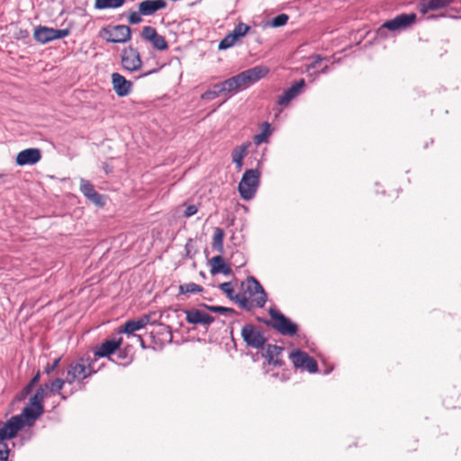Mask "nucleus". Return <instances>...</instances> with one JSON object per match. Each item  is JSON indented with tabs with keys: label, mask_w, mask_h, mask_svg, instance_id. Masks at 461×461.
I'll use <instances>...</instances> for the list:
<instances>
[{
	"label": "nucleus",
	"mask_w": 461,
	"mask_h": 461,
	"mask_svg": "<svg viewBox=\"0 0 461 461\" xmlns=\"http://www.w3.org/2000/svg\"><path fill=\"white\" fill-rule=\"evenodd\" d=\"M100 36L112 43H126L131 39V29L123 24L108 25L100 31Z\"/></svg>",
	"instance_id": "obj_6"
},
{
	"label": "nucleus",
	"mask_w": 461,
	"mask_h": 461,
	"mask_svg": "<svg viewBox=\"0 0 461 461\" xmlns=\"http://www.w3.org/2000/svg\"><path fill=\"white\" fill-rule=\"evenodd\" d=\"M416 21V14H401L396 15L393 19L384 22L380 29H387L392 32L402 31L411 27Z\"/></svg>",
	"instance_id": "obj_12"
},
{
	"label": "nucleus",
	"mask_w": 461,
	"mask_h": 461,
	"mask_svg": "<svg viewBox=\"0 0 461 461\" xmlns=\"http://www.w3.org/2000/svg\"><path fill=\"white\" fill-rule=\"evenodd\" d=\"M5 176V175H3V173L0 174V178H3Z\"/></svg>",
	"instance_id": "obj_51"
},
{
	"label": "nucleus",
	"mask_w": 461,
	"mask_h": 461,
	"mask_svg": "<svg viewBox=\"0 0 461 461\" xmlns=\"http://www.w3.org/2000/svg\"><path fill=\"white\" fill-rule=\"evenodd\" d=\"M67 383L66 377L64 379L56 378L51 381L50 384H42L44 388H46V393H60V390L63 388L64 384Z\"/></svg>",
	"instance_id": "obj_33"
},
{
	"label": "nucleus",
	"mask_w": 461,
	"mask_h": 461,
	"mask_svg": "<svg viewBox=\"0 0 461 461\" xmlns=\"http://www.w3.org/2000/svg\"><path fill=\"white\" fill-rule=\"evenodd\" d=\"M219 288L226 294V296L236 302L239 306L245 311H251L253 309L252 302H249L244 294H235L230 282H224L219 285Z\"/></svg>",
	"instance_id": "obj_15"
},
{
	"label": "nucleus",
	"mask_w": 461,
	"mask_h": 461,
	"mask_svg": "<svg viewBox=\"0 0 461 461\" xmlns=\"http://www.w3.org/2000/svg\"><path fill=\"white\" fill-rule=\"evenodd\" d=\"M143 14H140V10L131 11L128 16V22L130 24H139L142 22Z\"/></svg>",
	"instance_id": "obj_39"
},
{
	"label": "nucleus",
	"mask_w": 461,
	"mask_h": 461,
	"mask_svg": "<svg viewBox=\"0 0 461 461\" xmlns=\"http://www.w3.org/2000/svg\"><path fill=\"white\" fill-rule=\"evenodd\" d=\"M272 130L269 122H265L261 125V132L254 135L253 142L258 146L263 142H267L268 137L271 135Z\"/></svg>",
	"instance_id": "obj_29"
},
{
	"label": "nucleus",
	"mask_w": 461,
	"mask_h": 461,
	"mask_svg": "<svg viewBox=\"0 0 461 461\" xmlns=\"http://www.w3.org/2000/svg\"><path fill=\"white\" fill-rule=\"evenodd\" d=\"M4 175H5V176H4L3 178H0V180H4V178L6 176V175H5V174H4Z\"/></svg>",
	"instance_id": "obj_52"
},
{
	"label": "nucleus",
	"mask_w": 461,
	"mask_h": 461,
	"mask_svg": "<svg viewBox=\"0 0 461 461\" xmlns=\"http://www.w3.org/2000/svg\"><path fill=\"white\" fill-rule=\"evenodd\" d=\"M269 72L266 66H255L232 77L238 91L248 88L252 84L265 77Z\"/></svg>",
	"instance_id": "obj_3"
},
{
	"label": "nucleus",
	"mask_w": 461,
	"mask_h": 461,
	"mask_svg": "<svg viewBox=\"0 0 461 461\" xmlns=\"http://www.w3.org/2000/svg\"><path fill=\"white\" fill-rule=\"evenodd\" d=\"M203 291V287L195 283L190 282L179 285V293L183 294H196Z\"/></svg>",
	"instance_id": "obj_34"
},
{
	"label": "nucleus",
	"mask_w": 461,
	"mask_h": 461,
	"mask_svg": "<svg viewBox=\"0 0 461 461\" xmlns=\"http://www.w3.org/2000/svg\"><path fill=\"white\" fill-rule=\"evenodd\" d=\"M68 29H53L47 26H38L34 30L33 37L36 41L46 44L57 39H62L68 36Z\"/></svg>",
	"instance_id": "obj_9"
},
{
	"label": "nucleus",
	"mask_w": 461,
	"mask_h": 461,
	"mask_svg": "<svg viewBox=\"0 0 461 461\" xmlns=\"http://www.w3.org/2000/svg\"><path fill=\"white\" fill-rule=\"evenodd\" d=\"M143 40L150 42L153 48L158 50H165L168 48L165 38L157 32V30L151 26H144L141 31Z\"/></svg>",
	"instance_id": "obj_16"
},
{
	"label": "nucleus",
	"mask_w": 461,
	"mask_h": 461,
	"mask_svg": "<svg viewBox=\"0 0 461 461\" xmlns=\"http://www.w3.org/2000/svg\"><path fill=\"white\" fill-rule=\"evenodd\" d=\"M290 359L296 368L305 369L312 374L318 371L317 361L306 352L296 349L290 354Z\"/></svg>",
	"instance_id": "obj_11"
},
{
	"label": "nucleus",
	"mask_w": 461,
	"mask_h": 461,
	"mask_svg": "<svg viewBox=\"0 0 461 461\" xmlns=\"http://www.w3.org/2000/svg\"><path fill=\"white\" fill-rule=\"evenodd\" d=\"M30 35L29 32L25 29H20L17 32V39H26Z\"/></svg>",
	"instance_id": "obj_44"
},
{
	"label": "nucleus",
	"mask_w": 461,
	"mask_h": 461,
	"mask_svg": "<svg viewBox=\"0 0 461 461\" xmlns=\"http://www.w3.org/2000/svg\"><path fill=\"white\" fill-rule=\"evenodd\" d=\"M149 322V316L143 315L137 320H130L120 328V332H123L127 335H132L134 331L143 329Z\"/></svg>",
	"instance_id": "obj_24"
},
{
	"label": "nucleus",
	"mask_w": 461,
	"mask_h": 461,
	"mask_svg": "<svg viewBox=\"0 0 461 461\" xmlns=\"http://www.w3.org/2000/svg\"><path fill=\"white\" fill-rule=\"evenodd\" d=\"M231 264L236 267H241L246 264V259L242 252L235 251L230 257Z\"/></svg>",
	"instance_id": "obj_36"
},
{
	"label": "nucleus",
	"mask_w": 461,
	"mask_h": 461,
	"mask_svg": "<svg viewBox=\"0 0 461 461\" xmlns=\"http://www.w3.org/2000/svg\"><path fill=\"white\" fill-rule=\"evenodd\" d=\"M224 95L223 90H221V85L219 83L213 85L212 89H209L202 94L201 98L203 100L211 101L213 100L220 95Z\"/></svg>",
	"instance_id": "obj_32"
},
{
	"label": "nucleus",
	"mask_w": 461,
	"mask_h": 461,
	"mask_svg": "<svg viewBox=\"0 0 461 461\" xmlns=\"http://www.w3.org/2000/svg\"><path fill=\"white\" fill-rule=\"evenodd\" d=\"M250 31V26L240 22L239 23L231 32L228 33L219 43V50H227L235 45V43L244 37Z\"/></svg>",
	"instance_id": "obj_13"
},
{
	"label": "nucleus",
	"mask_w": 461,
	"mask_h": 461,
	"mask_svg": "<svg viewBox=\"0 0 461 461\" xmlns=\"http://www.w3.org/2000/svg\"><path fill=\"white\" fill-rule=\"evenodd\" d=\"M197 211H198V208L196 205L189 204V205H186L185 210L184 212V215H185V217L189 218V217L194 215L197 212Z\"/></svg>",
	"instance_id": "obj_43"
},
{
	"label": "nucleus",
	"mask_w": 461,
	"mask_h": 461,
	"mask_svg": "<svg viewBox=\"0 0 461 461\" xmlns=\"http://www.w3.org/2000/svg\"><path fill=\"white\" fill-rule=\"evenodd\" d=\"M210 272L212 276L220 273L224 276H230L232 274L230 267L225 263L224 258L221 255L215 256L211 259Z\"/></svg>",
	"instance_id": "obj_25"
},
{
	"label": "nucleus",
	"mask_w": 461,
	"mask_h": 461,
	"mask_svg": "<svg viewBox=\"0 0 461 461\" xmlns=\"http://www.w3.org/2000/svg\"><path fill=\"white\" fill-rule=\"evenodd\" d=\"M26 424L25 418L23 413L20 415L13 416L2 426H0V442L11 439L15 437L17 432L22 429Z\"/></svg>",
	"instance_id": "obj_10"
},
{
	"label": "nucleus",
	"mask_w": 461,
	"mask_h": 461,
	"mask_svg": "<svg viewBox=\"0 0 461 461\" xmlns=\"http://www.w3.org/2000/svg\"><path fill=\"white\" fill-rule=\"evenodd\" d=\"M9 448L5 442H0V461H7Z\"/></svg>",
	"instance_id": "obj_42"
},
{
	"label": "nucleus",
	"mask_w": 461,
	"mask_h": 461,
	"mask_svg": "<svg viewBox=\"0 0 461 461\" xmlns=\"http://www.w3.org/2000/svg\"><path fill=\"white\" fill-rule=\"evenodd\" d=\"M284 348L282 347L267 344L263 357L267 360L268 364L274 366H281L282 362L278 360V356L282 353Z\"/></svg>",
	"instance_id": "obj_27"
},
{
	"label": "nucleus",
	"mask_w": 461,
	"mask_h": 461,
	"mask_svg": "<svg viewBox=\"0 0 461 461\" xmlns=\"http://www.w3.org/2000/svg\"><path fill=\"white\" fill-rule=\"evenodd\" d=\"M167 3L164 0H144L138 4V8L143 16H151L158 11L166 8Z\"/></svg>",
	"instance_id": "obj_22"
},
{
	"label": "nucleus",
	"mask_w": 461,
	"mask_h": 461,
	"mask_svg": "<svg viewBox=\"0 0 461 461\" xmlns=\"http://www.w3.org/2000/svg\"><path fill=\"white\" fill-rule=\"evenodd\" d=\"M329 71V67L328 66H325L321 70V73L324 74V73H327Z\"/></svg>",
	"instance_id": "obj_48"
},
{
	"label": "nucleus",
	"mask_w": 461,
	"mask_h": 461,
	"mask_svg": "<svg viewBox=\"0 0 461 461\" xmlns=\"http://www.w3.org/2000/svg\"><path fill=\"white\" fill-rule=\"evenodd\" d=\"M260 184V172L257 168L247 169L239 183V193L242 199L254 198Z\"/></svg>",
	"instance_id": "obj_2"
},
{
	"label": "nucleus",
	"mask_w": 461,
	"mask_h": 461,
	"mask_svg": "<svg viewBox=\"0 0 461 461\" xmlns=\"http://www.w3.org/2000/svg\"><path fill=\"white\" fill-rule=\"evenodd\" d=\"M41 158V153L39 149L30 148L20 151L15 162L18 166L34 165Z\"/></svg>",
	"instance_id": "obj_19"
},
{
	"label": "nucleus",
	"mask_w": 461,
	"mask_h": 461,
	"mask_svg": "<svg viewBox=\"0 0 461 461\" xmlns=\"http://www.w3.org/2000/svg\"><path fill=\"white\" fill-rule=\"evenodd\" d=\"M158 71V68H155V69L149 70V71L145 72V73L141 74L140 76H139L138 78L143 77H147V76L151 75L153 73H156Z\"/></svg>",
	"instance_id": "obj_46"
},
{
	"label": "nucleus",
	"mask_w": 461,
	"mask_h": 461,
	"mask_svg": "<svg viewBox=\"0 0 461 461\" xmlns=\"http://www.w3.org/2000/svg\"><path fill=\"white\" fill-rule=\"evenodd\" d=\"M60 357L55 358L52 363H48L44 367V372L48 375L51 374L59 365Z\"/></svg>",
	"instance_id": "obj_41"
},
{
	"label": "nucleus",
	"mask_w": 461,
	"mask_h": 461,
	"mask_svg": "<svg viewBox=\"0 0 461 461\" xmlns=\"http://www.w3.org/2000/svg\"><path fill=\"white\" fill-rule=\"evenodd\" d=\"M270 321H263L267 326L272 327L283 336L293 337L297 333L298 326L293 322L288 317L285 316L278 310L270 308Z\"/></svg>",
	"instance_id": "obj_1"
},
{
	"label": "nucleus",
	"mask_w": 461,
	"mask_h": 461,
	"mask_svg": "<svg viewBox=\"0 0 461 461\" xmlns=\"http://www.w3.org/2000/svg\"><path fill=\"white\" fill-rule=\"evenodd\" d=\"M80 191L95 204L99 206L104 205L103 195L95 191L94 185L88 180L84 178L80 180Z\"/></svg>",
	"instance_id": "obj_21"
},
{
	"label": "nucleus",
	"mask_w": 461,
	"mask_h": 461,
	"mask_svg": "<svg viewBox=\"0 0 461 461\" xmlns=\"http://www.w3.org/2000/svg\"><path fill=\"white\" fill-rule=\"evenodd\" d=\"M122 343V339L118 340L108 339L103 342L100 347L95 352V356L97 357H109L116 351Z\"/></svg>",
	"instance_id": "obj_26"
},
{
	"label": "nucleus",
	"mask_w": 461,
	"mask_h": 461,
	"mask_svg": "<svg viewBox=\"0 0 461 461\" xmlns=\"http://www.w3.org/2000/svg\"><path fill=\"white\" fill-rule=\"evenodd\" d=\"M126 0H95V8L97 10L115 9L122 6Z\"/></svg>",
	"instance_id": "obj_28"
},
{
	"label": "nucleus",
	"mask_w": 461,
	"mask_h": 461,
	"mask_svg": "<svg viewBox=\"0 0 461 461\" xmlns=\"http://www.w3.org/2000/svg\"><path fill=\"white\" fill-rule=\"evenodd\" d=\"M140 341L141 343V346L144 348V341H143V339L140 337Z\"/></svg>",
	"instance_id": "obj_49"
},
{
	"label": "nucleus",
	"mask_w": 461,
	"mask_h": 461,
	"mask_svg": "<svg viewBox=\"0 0 461 461\" xmlns=\"http://www.w3.org/2000/svg\"><path fill=\"white\" fill-rule=\"evenodd\" d=\"M185 313L186 321L190 324L210 326L215 320L212 315L198 309L185 310Z\"/></svg>",
	"instance_id": "obj_18"
},
{
	"label": "nucleus",
	"mask_w": 461,
	"mask_h": 461,
	"mask_svg": "<svg viewBox=\"0 0 461 461\" xmlns=\"http://www.w3.org/2000/svg\"><path fill=\"white\" fill-rule=\"evenodd\" d=\"M40 377H41V374L38 371L37 374L32 378L30 383L24 387L23 392H24L25 394H28L32 391V389L39 382Z\"/></svg>",
	"instance_id": "obj_40"
},
{
	"label": "nucleus",
	"mask_w": 461,
	"mask_h": 461,
	"mask_svg": "<svg viewBox=\"0 0 461 461\" xmlns=\"http://www.w3.org/2000/svg\"><path fill=\"white\" fill-rule=\"evenodd\" d=\"M95 371L92 365L88 362V359L79 358L71 362L66 371V381L71 384L76 381H82L87 377H90Z\"/></svg>",
	"instance_id": "obj_5"
},
{
	"label": "nucleus",
	"mask_w": 461,
	"mask_h": 461,
	"mask_svg": "<svg viewBox=\"0 0 461 461\" xmlns=\"http://www.w3.org/2000/svg\"><path fill=\"white\" fill-rule=\"evenodd\" d=\"M242 292L245 296L252 298L250 302L253 303V307L256 305L258 308H263L267 302V294L260 285V283L253 276H248L245 281L241 283Z\"/></svg>",
	"instance_id": "obj_4"
},
{
	"label": "nucleus",
	"mask_w": 461,
	"mask_h": 461,
	"mask_svg": "<svg viewBox=\"0 0 461 461\" xmlns=\"http://www.w3.org/2000/svg\"><path fill=\"white\" fill-rule=\"evenodd\" d=\"M321 60L322 59L320 56H315L313 63L311 64L309 68H314Z\"/></svg>",
	"instance_id": "obj_45"
},
{
	"label": "nucleus",
	"mask_w": 461,
	"mask_h": 461,
	"mask_svg": "<svg viewBox=\"0 0 461 461\" xmlns=\"http://www.w3.org/2000/svg\"><path fill=\"white\" fill-rule=\"evenodd\" d=\"M436 17H437V16H435V15H430V16H429V17H428V19H434V18H436Z\"/></svg>",
	"instance_id": "obj_50"
},
{
	"label": "nucleus",
	"mask_w": 461,
	"mask_h": 461,
	"mask_svg": "<svg viewBox=\"0 0 461 461\" xmlns=\"http://www.w3.org/2000/svg\"><path fill=\"white\" fill-rule=\"evenodd\" d=\"M224 231L221 228H216L212 238V249L220 253L223 252Z\"/></svg>",
	"instance_id": "obj_31"
},
{
	"label": "nucleus",
	"mask_w": 461,
	"mask_h": 461,
	"mask_svg": "<svg viewBox=\"0 0 461 461\" xmlns=\"http://www.w3.org/2000/svg\"><path fill=\"white\" fill-rule=\"evenodd\" d=\"M251 143L249 141H246L240 146L235 147L231 151V158L232 160H243L244 158L248 154V150Z\"/></svg>",
	"instance_id": "obj_30"
},
{
	"label": "nucleus",
	"mask_w": 461,
	"mask_h": 461,
	"mask_svg": "<svg viewBox=\"0 0 461 461\" xmlns=\"http://www.w3.org/2000/svg\"><path fill=\"white\" fill-rule=\"evenodd\" d=\"M47 394L46 388L41 385L30 399V404L23 408L22 413L27 420H36L43 413L42 401Z\"/></svg>",
	"instance_id": "obj_8"
},
{
	"label": "nucleus",
	"mask_w": 461,
	"mask_h": 461,
	"mask_svg": "<svg viewBox=\"0 0 461 461\" xmlns=\"http://www.w3.org/2000/svg\"><path fill=\"white\" fill-rule=\"evenodd\" d=\"M241 337L248 348L264 349L267 338L263 331L253 324H246L241 329Z\"/></svg>",
	"instance_id": "obj_7"
},
{
	"label": "nucleus",
	"mask_w": 461,
	"mask_h": 461,
	"mask_svg": "<svg viewBox=\"0 0 461 461\" xmlns=\"http://www.w3.org/2000/svg\"><path fill=\"white\" fill-rule=\"evenodd\" d=\"M288 19L289 17L287 14H280L271 20L270 24L272 27H281L286 24Z\"/></svg>",
	"instance_id": "obj_38"
},
{
	"label": "nucleus",
	"mask_w": 461,
	"mask_h": 461,
	"mask_svg": "<svg viewBox=\"0 0 461 461\" xmlns=\"http://www.w3.org/2000/svg\"><path fill=\"white\" fill-rule=\"evenodd\" d=\"M234 82L235 81L231 77L230 78L219 83L221 85V90H223L224 95L230 94L232 92H238Z\"/></svg>",
	"instance_id": "obj_35"
},
{
	"label": "nucleus",
	"mask_w": 461,
	"mask_h": 461,
	"mask_svg": "<svg viewBox=\"0 0 461 461\" xmlns=\"http://www.w3.org/2000/svg\"><path fill=\"white\" fill-rule=\"evenodd\" d=\"M202 306L212 312H217V313H234L235 312V310L233 308H228V307H224V306H213V305H207L204 303H203Z\"/></svg>",
	"instance_id": "obj_37"
},
{
	"label": "nucleus",
	"mask_w": 461,
	"mask_h": 461,
	"mask_svg": "<svg viewBox=\"0 0 461 461\" xmlns=\"http://www.w3.org/2000/svg\"><path fill=\"white\" fill-rule=\"evenodd\" d=\"M303 79L294 82L289 88L285 89L282 95L278 96L277 104L286 106L304 86Z\"/></svg>",
	"instance_id": "obj_20"
},
{
	"label": "nucleus",
	"mask_w": 461,
	"mask_h": 461,
	"mask_svg": "<svg viewBox=\"0 0 461 461\" xmlns=\"http://www.w3.org/2000/svg\"><path fill=\"white\" fill-rule=\"evenodd\" d=\"M232 162L236 165L238 170H240L243 166V160H232Z\"/></svg>",
	"instance_id": "obj_47"
},
{
	"label": "nucleus",
	"mask_w": 461,
	"mask_h": 461,
	"mask_svg": "<svg viewBox=\"0 0 461 461\" xmlns=\"http://www.w3.org/2000/svg\"><path fill=\"white\" fill-rule=\"evenodd\" d=\"M111 77L113 88L118 96L123 97L131 94L133 86L131 81L127 80L122 75L116 72L113 73Z\"/></svg>",
	"instance_id": "obj_17"
},
{
	"label": "nucleus",
	"mask_w": 461,
	"mask_h": 461,
	"mask_svg": "<svg viewBox=\"0 0 461 461\" xmlns=\"http://www.w3.org/2000/svg\"><path fill=\"white\" fill-rule=\"evenodd\" d=\"M122 65L125 70L131 72L140 69L142 60L139 51L132 46L125 48L122 52Z\"/></svg>",
	"instance_id": "obj_14"
},
{
	"label": "nucleus",
	"mask_w": 461,
	"mask_h": 461,
	"mask_svg": "<svg viewBox=\"0 0 461 461\" xmlns=\"http://www.w3.org/2000/svg\"><path fill=\"white\" fill-rule=\"evenodd\" d=\"M453 2V0H420L418 8L420 14H426L430 11L446 8Z\"/></svg>",
	"instance_id": "obj_23"
}]
</instances>
